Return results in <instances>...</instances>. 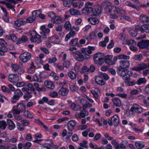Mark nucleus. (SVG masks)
Returning a JSON list of instances; mask_svg holds the SVG:
<instances>
[{
	"mask_svg": "<svg viewBox=\"0 0 149 149\" xmlns=\"http://www.w3.org/2000/svg\"><path fill=\"white\" fill-rule=\"evenodd\" d=\"M72 140L74 142H77L78 141L79 138L77 135L76 134H74L72 136Z\"/></svg>",
	"mask_w": 149,
	"mask_h": 149,
	"instance_id": "obj_58",
	"label": "nucleus"
},
{
	"mask_svg": "<svg viewBox=\"0 0 149 149\" xmlns=\"http://www.w3.org/2000/svg\"><path fill=\"white\" fill-rule=\"evenodd\" d=\"M48 15L52 19L51 22L53 23H55L56 17L55 14L53 12H50L48 13Z\"/></svg>",
	"mask_w": 149,
	"mask_h": 149,
	"instance_id": "obj_30",
	"label": "nucleus"
},
{
	"mask_svg": "<svg viewBox=\"0 0 149 149\" xmlns=\"http://www.w3.org/2000/svg\"><path fill=\"white\" fill-rule=\"evenodd\" d=\"M146 82V80L145 78H140L137 81V83L139 85L142 84H145Z\"/></svg>",
	"mask_w": 149,
	"mask_h": 149,
	"instance_id": "obj_45",
	"label": "nucleus"
},
{
	"mask_svg": "<svg viewBox=\"0 0 149 149\" xmlns=\"http://www.w3.org/2000/svg\"><path fill=\"white\" fill-rule=\"evenodd\" d=\"M148 68L147 64L143 63H140L136 67H134L132 70L136 71H139L143 70Z\"/></svg>",
	"mask_w": 149,
	"mask_h": 149,
	"instance_id": "obj_9",
	"label": "nucleus"
},
{
	"mask_svg": "<svg viewBox=\"0 0 149 149\" xmlns=\"http://www.w3.org/2000/svg\"><path fill=\"white\" fill-rule=\"evenodd\" d=\"M137 45L140 48H146L149 46V40H141L138 42Z\"/></svg>",
	"mask_w": 149,
	"mask_h": 149,
	"instance_id": "obj_10",
	"label": "nucleus"
},
{
	"mask_svg": "<svg viewBox=\"0 0 149 149\" xmlns=\"http://www.w3.org/2000/svg\"><path fill=\"white\" fill-rule=\"evenodd\" d=\"M97 32L95 31H93L90 33L89 36V38L90 39H95L97 38Z\"/></svg>",
	"mask_w": 149,
	"mask_h": 149,
	"instance_id": "obj_37",
	"label": "nucleus"
},
{
	"mask_svg": "<svg viewBox=\"0 0 149 149\" xmlns=\"http://www.w3.org/2000/svg\"><path fill=\"white\" fill-rule=\"evenodd\" d=\"M70 33L66 35L65 38V41H68L71 37H73L75 34V32L71 29Z\"/></svg>",
	"mask_w": 149,
	"mask_h": 149,
	"instance_id": "obj_21",
	"label": "nucleus"
},
{
	"mask_svg": "<svg viewBox=\"0 0 149 149\" xmlns=\"http://www.w3.org/2000/svg\"><path fill=\"white\" fill-rule=\"evenodd\" d=\"M31 57V54L29 53L24 52L20 54L19 57L23 63H26L30 60Z\"/></svg>",
	"mask_w": 149,
	"mask_h": 149,
	"instance_id": "obj_5",
	"label": "nucleus"
},
{
	"mask_svg": "<svg viewBox=\"0 0 149 149\" xmlns=\"http://www.w3.org/2000/svg\"><path fill=\"white\" fill-rule=\"evenodd\" d=\"M143 33L145 32L147 33H149V25H144Z\"/></svg>",
	"mask_w": 149,
	"mask_h": 149,
	"instance_id": "obj_61",
	"label": "nucleus"
},
{
	"mask_svg": "<svg viewBox=\"0 0 149 149\" xmlns=\"http://www.w3.org/2000/svg\"><path fill=\"white\" fill-rule=\"evenodd\" d=\"M125 5L127 6L131 7L133 8H135L136 10L138 11L139 10V7H137L135 5H133L132 3L129 1H127L125 3Z\"/></svg>",
	"mask_w": 149,
	"mask_h": 149,
	"instance_id": "obj_35",
	"label": "nucleus"
},
{
	"mask_svg": "<svg viewBox=\"0 0 149 149\" xmlns=\"http://www.w3.org/2000/svg\"><path fill=\"white\" fill-rule=\"evenodd\" d=\"M24 114L26 117L30 118H33V117L31 113L28 111H25L24 112Z\"/></svg>",
	"mask_w": 149,
	"mask_h": 149,
	"instance_id": "obj_51",
	"label": "nucleus"
},
{
	"mask_svg": "<svg viewBox=\"0 0 149 149\" xmlns=\"http://www.w3.org/2000/svg\"><path fill=\"white\" fill-rule=\"evenodd\" d=\"M33 79L34 81H37L40 82H41V78H38V75L36 74H35L33 75Z\"/></svg>",
	"mask_w": 149,
	"mask_h": 149,
	"instance_id": "obj_52",
	"label": "nucleus"
},
{
	"mask_svg": "<svg viewBox=\"0 0 149 149\" xmlns=\"http://www.w3.org/2000/svg\"><path fill=\"white\" fill-rule=\"evenodd\" d=\"M63 21V19L61 16H56V24L61 23Z\"/></svg>",
	"mask_w": 149,
	"mask_h": 149,
	"instance_id": "obj_55",
	"label": "nucleus"
},
{
	"mask_svg": "<svg viewBox=\"0 0 149 149\" xmlns=\"http://www.w3.org/2000/svg\"><path fill=\"white\" fill-rule=\"evenodd\" d=\"M113 14L110 15V17L111 18L115 19L118 18V15L124 14L125 12L123 9L115 7V9L113 10Z\"/></svg>",
	"mask_w": 149,
	"mask_h": 149,
	"instance_id": "obj_6",
	"label": "nucleus"
},
{
	"mask_svg": "<svg viewBox=\"0 0 149 149\" xmlns=\"http://www.w3.org/2000/svg\"><path fill=\"white\" fill-rule=\"evenodd\" d=\"M26 23V21H24L23 19H18L17 21L15 22V25L18 26H20L21 25L24 24Z\"/></svg>",
	"mask_w": 149,
	"mask_h": 149,
	"instance_id": "obj_25",
	"label": "nucleus"
},
{
	"mask_svg": "<svg viewBox=\"0 0 149 149\" xmlns=\"http://www.w3.org/2000/svg\"><path fill=\"white\" fill-rule=\"evenodd\" d=\"M23 95V93L19 89H17L14 93V95L13 96L12 102L13 103L16 102V101L13 100H18L20 97Z\"/></svg>",
	"mask_w": 149,
	"mask_h": 149,
	"instance_id": "obj_12",
	"label": "nucleus"
},
{
	"mask_svg": "<svg viewBox=\"0 0 149 149\" xmlns=\"http://www.w3.org/2000/svg\"><path fill=\"white\" fill-rule=\"evenodd\" d=\"M8 80L13 83H16L18 81L19 79V77L16 74H9Z\"/></svg>",
	"mask_w": 149,
	"mask_h": 149,
	"instance_id": "obj_11",
	"label": "nucleus"
},
{
	"mask_svg": "<svg viewBox=\"0 0 149 149\" xmlns=\"http://www.w3.org/2000/svg\"><path fill=\"white\" fill-rule=\"evenodd\" d=\"M76 125V122L74 120H71L67 124V127L68 129H73Z\"/></svg>",
	"mask_w": 149,
	"mask_h": 149,
	"instance_id": "obj_22",
	"label": "nucleus"
},
{
	"mask_svg": "<svg viewBox=\"0 0 149 149\" xmlns=\"http://www.w3.org/2000/svg\"><path fill=\"white\" fill-rule=\"evenodd\" d=\"M112 56L110 55H107L105 56L104 55V61L107 64L109 65H113V63L111 62Z\"/></svg>",
	"mask_w": 149,
	"mask_h": 149,
	"instance_id": "obj_18",
	"label": "nucleus"
},
{
	"mask_svg": "<svg viewBox=\"0 0 149 149\" xmlns=\"http://www.w3.org/2000/svg\"><path fill=\"white\" fill-rule=\"evenodd\" d=\"M143 27L144 25L141 26H140L138 25H136L135 27V30L136 32L140 31L142 33H143L144 29Z\"/></svg>",
	"mask_w": 149,
	"mask_h": 149,
	"instance_id": "obj_40",
	"label": "nucleus"
},
{
	"mask_svg": "<svg viewBox=\"0 0 149 149\" xmlns=\"http://www.w3.org/2000/svg\"><path fill=\"white\" fill-rule=\"evenodd\" d=\"M136 147L138 149L143 148L145 146L144 143L142 141H137L135 143Z\"/></svg>",
	"mask_w": 149,
	"mask_h": 149,
	"instance_id": "obj_24",
	"label": "nucleus"
},
{
	"mask_svg": "<svg viewBox=\"0 0 149 149\" xmlns=\"http://www.w3.org/2000/svg\"><path fill=\"white\" fill-rule=\"evenodd\" d=\"M35 19V18L33 16H30L26 19V22L27 23H31L34 22Z\"/></svg>",
	"mask_w": 149,
	"mask_h": 149,
	"instance_id": "obj_48",
	"label": "nucleus"
},
{
	"mask_svg": "<svg viewBox=\"0 0 149 149\" xmlns=\"http://www.w3.org/2000/svg\"><path fill=\"white\" fill-rule=\"evenodd\" d=\"M119 64V66L116 70L117 73L119 75L125 77L126 75H129V76L132 75V71L126 69L130 66L129 61L126 60H121L120 61Z\"/></svg>",
	"mask_w": 149,
	"mask_h": 149,
	"instance_id": "obj_2",
	"label": "nucleus"
},
{
	"mask_svg": "<svg viewBox=\"0 0 149 149\" xmlns=\"http://www.w3.org/2000/svg\"><path fill=\"white\" fill-rule=\"evenodd\" d=\"M7 46H2L0 47V55H3L4 53L7 51L8 49Z\"/></svg>",
	"mask_w": 149,
	"mask_h": 149,
	"instance_id": "obj_34",
	"label": "nucleus"
},
{
	"mask_svg": "<svg viewBox=\"0 0 149 149\" xmlns=\"http://www.w3.org/2000/svg\"><path fill=\"white\" fill-rule=\"evenodd\" d=\"M65 29L68 30H70L72 29L71 25L69 21L66 22L64 24Z\"/></svg>",
	"mask_w": 149,
	"mask_h": 149,
	"instance_id": "obj_49",
	"label": "nucleus"
},
{
	"mask_svg": "<svg viewBox=\"0 0 149 149\" xmlns=\"http://www.w3.org/2000/svg\"><path fill=\"white\" fill-rule=\"evenodd\" d=\"M128 143L125 140L123 141L120 143L118 144L116 149H126L128 147Z\"/></svg>",
	"mask_w": 149,
	"mask_h": 149,
	"instance_id": "obj_16",
	"label": "nucleus"
},
{
	"mask_svg": "<svg viewBox=\"0 0 149 149\" xmlns=\"http://www.w3.org/2000/svg\"><path fill=\"white\" fill-rule=\"evenodd\" d=\"M31 37L30 38V40L32 42H36L37 44L41 42V36L38 34L35 31H33L31 33Z\"/></svg>",
	"mask_w": 149,
	"mask_h": 149,
	"instance_id": "obj_3",
	"label": "nucleus"
},
{
	"mask_svg": "<svg viewBox=\"0 0 149 149\" xmlns=\"http://www.w3.org/2000/svg\"><path fill=\"white\" fill-rule=\"evenodd\" d=\"M1 88L3 92H6L8 93H10L11 92L8 88H6L5 86H2Z\"/></svg>",
	"mask_w": 149,
	"mask_h": 149,
	"instance_id": "obj_62",
	"label": "nucleus"
},
{
	"mask_svg": "<svg viewBox=\"0 0 149 149\" xmlns=\"http://www.w3.org/2000/svg\"><path fill=\"white\" fill-rule=\"evenodd\" d=\"M21 123L24 126H27L29 124V122L26 120H21Z\"/></svg>",
	"mask_w": 149,
	"mask_h": 149,
	"instance_id": "obj_59",
	"label": "nucleus"
},
{
	"mask_svg": "<svg viewBox=\"0 0 149 149\" xmlns=\"http://www.w3.org/2000/svg\"><path fill=\"white\" fill-rule=\"evenodd\" d=\"M45 85L48 88L53 89L55 87L54 85L51 82L46 81H45Z\"/></svg>",
	"mask_w": 149,
	"mask_h": 149,
	"instance_id": "obj_29",
	"label": "nucleus"
},
{
	"mask_svg": "<svg viewBox=\"0 0 149 149\" xmlns=\"http://www.w3.org/2000/svg\"><path fill=\"white\" fill-rule=\"evenodd\" d=\"M100 6L102 7H105L104 10L107 13H111L112 9L114 8V6H112L111 3L107 0L103 1Z\"/></svg>",
	"mask_w": 149,
	"mask_h": 149,
	"instance_id": "obj_4",
	"label": "nucleus"
},
{
	"mask_svg": "<svg viewBox=\"0 0 149 149\" xmlns=\"http://www.w3.org/2000/svg\"><path fill=\"white\" fill-rule=\"evenodd\" d=\"M104 57H102L101 58H98V59H96L94 60L95 62L97 64L99 65H102L104 62Z\"/></svg>",
	"mask_w": 149,
	"mask_h": 149,
	"instance_id": "obj_36",
	"label": "nucleus"
},
{
	"mask_svg": "<svg viewBox=\"0 0 149 149\" xmlns=\"http://www.w3.org/2000/svg\"><path fill=\"white\" fill-rule=\"evenodd\" d=\"M130 111L133 112H135L138 113H140L143 112V109L140 105L135 104H133L130 109Z\"/></svg>",
	"mask_w": 149,
	"mask_h": 149,
	"instance_id": "obj_7",
	"label": "nucleus"
},
{
	"mask_svg": "<svg viewBox=\"0 0 149 149\" xmlns=\"http://www.w3.org/2000/svg\"><path fill=\"white\" fill-rule=\"evenodd\" d=\"M7 125V124L4 121H0V128L2 130L5 129Z\"/></svg>",
	"mask_w": 149,
	"mask_h": 149,
	"instance_id": "obj_47",
	"label": "nucleus"
},
{
	"mask_svg": "<svg viewBox=\"0 0 149 149\" xmlns=\"http://www.w3.org/2000/svg\"><path fill=\"white\" fill-rule=\"evenodd\" d=\"M71 107L73 110L75 111L80 110L81 109V107L79 105H76L74 103H72L71 105Z\"/></svg>",
	"mask_w": 149,
	"mask_h": 149,
	"instance_id": "obj_31",
	"label": "nucleus"
},
{
	"mask_svg": "<svg viewBox=\"0 0 149 149\" xmlns=\"http://www.w3.org/2000/svg\"><path fill=\"white\" fill-rule=\"evenodd\" d=\"M95 48L94 47L88 46L87 48H82L81 49V52L76 51L72 52L74 58L79 61H82L84 60L87 59L90 57V54L92 53V51Z\"/></svg>",
	"mask_w": 149,
	"mask_h": 149,
	"instance_id": "obj_1",
	"label": "nucleus"
},
{
	"mask_svg": "<svg viewBox=\"0 0 149 149\" xmlns=\"http://www.w3.org/2000/svg\"><path fill=\"white\" fill-rule=\"evenodd\" d=\"M90 20L91 24L93 25L97 24L99 22V20L97 18H91Z\"/></svg>",
	"mask_w": 149,
	"mask_h": 149,
	"instance_id": "obj_43",
	"label": "nucleus"
},
{
	"mask_svg": "<svg viewBox=\"0 0 149 149\" xmlns=\"http://www.w3.org/2000/svg\"><path fill=\"white\" fill-rule=\"evenodd\" d=\"M78 38H75L72 40L70 43L69 44L72 46H76L77 47H80V44L78 43Z\"/></svg>",
	"mask_w": 149,
	"mask_h": 149,
	"instance_id": "obj_23",
	"label": "nucleus"
},
{
	"mask_svg": "<svg viewBox=\"0 0 149 149\" xmlns=\"http://www.w3.org/2000/svg\"><path fill=\"white\" fill-rule=\"evenodd\" d=\"M132 75L129 76V75H126V77L123 79L125 80V83H127V85L128 86H132L135 85L137 81L136 80H134L132 81H130V77Z\"/></svg>",
	"mask_w": 149,
	"mask_h": 149,
	"instance_id": "obj_13",
	"label": "nucleus"
},
{
	"mask_svg": "<svg viewBox=\"0 0 149 149\" xmlns=\"http://www.w3.org/2000/svg\"><path fill=\"white\" fill-rule=\"evenodd\" d=\"M40 29L42 30V32H43L47 34H48L50 31L49 29L47 28L44 25L40 27Z\"/></svg>",
	"mask_w": 149,
	"mask_h": 149,
	"instance_id": "obj_39",
	"label": "nucleus"
},
{
	"mask_svg": "<svg viewBox=\"0 0 149 149\" xmlns=\"http://www.w3.org/2000/svg\"><path fill=\"white\" fill-rule=\"evenodd\" d=\"M111 120L114 126H116L118 125L119 122V117L116 115H114L111 118Z\"/></svg>",
	"mask_w": 149,
	"mask_h": 149,
	"instance_id": "obj_19",
	"label": "nucleus"
},
{
	"mask_svg": "<svg viewBox=\"0 0 149 149\" xmlns=\"http://www.w3.org/2000/svg\"><path fill=\"white\" fill-rule=\"evenodd\" d=\"M70 13L72 15H77L79 13V11L76 9H71L69 10Z\"/></svg>",
	"mask_w": 149,
	"mask_h": 149,
	"instance_id": "obj_42",
	"label": "nucleus"
},
{
	"mask_svg": "<svg viewBox=\"0 0 149 149\" xmlns=\"http://www.w3.org/2000/svg\"><path fill=\"white\" fill-rule=\"evenodd\" d=\"M68 74L70 78L72 79H74L76 78V74L72 71H70L68 73Z\"/></svg>",
	"mask_w": 149,
	"mask_h": 149,
	"instance_id": "obj_46",
	"label": "nucleus"
},
{
	"mask_svg": "<svg viewBox=\"0 0 149 149\" xmlns=\"http://www.w3.org/2000/svg\"><path fill=\"white\" fill-rule=\"evenodd\" d=\"M100 75L102 78H104L105 80H107L109 79V76L107 74L105 73H101L100 74Z\"/></svg>",
	"mask_w": 149,
	"mask_h": 149,
	"instance_id": "obj_53",
	"label": "nucleus"
},
{
	"mask_svg": "<svg viewBox=\"0 0 149 149\" xmlns=\"http://www.w3.org/2000/svg\"><path fill=\"white\" fill-rule=\"evenodd\" d=\"M129 33L130 36L134 37H135L137 35L136 32L133 30L130 31Z\"/></svg>",
	"mask_w": 149,
	"mask_h": 149,
	"instance_id": "obj_63",
	"label": "nucleus"
},
{
	"mask_svg": "<svg viewBox=\"0 0 149 149\" xmlns=\"http://www.w3.org/2000/svg\"><path fill=\"white\" fill-rule=\"evenodd\" d=\"M104 57V55L103 54L100 52H98L95 54L94 55L93 59L94 60L96 59H97L98 58H101L102 57Z\"/></svg>",
	"mask_w": 149,
	"mask_h": 149,
	"instance_id": "obj_38",
	"label": "nucleus"
},
{
	"mask_svg": "<svg viewBox=\"0 0 149 149\" xmlns=\"http://www.w3.org/2000/svg\"><path fill=\"white\" fill-rule=\"evenodd\" d=\"M112 101L113 104L116 107H120L121 104L120 100L117 97H115L113 99Z\"/></svg>",
	"mask_w": 149,
	"mask_h": 149,
	"instance_id": "obj_20",
	"label": "nucleus"
},
{
	"mask_svg": "<svg viewBox=\"0 0 149 149\" xmlns=\"http://www.w3.org/2000/svg\"><path fill=\"white\" fill-rule=\"evenodd\" d=\"M48 99L46 97H43L42 98V100H40L39 101V104H44L43 101L45 102H47L48 101Z\"/></svg>",
	"mask_w": 149,
	"mask_h": 149,
	"instance_id": "obj_56",
	"label": "nucleus"
},
{
	"mask_svg": "<svg viewBox=\"0 0 149 149\" xmlns=\"http://www.w3.org/2000/svg\"><path fill=\"white\" fill-rule=\"evenodd\" d=\"M63 64L65 67L68 68L70 67V61H64Z\"/></svg>",
	"mask_w": 149,
	"mask_h": 149,
	"instance_id": "obj_54",
	"label": "nucleus"
},
{
	"mask_svg": "<svg viewBox=\"0 0 149 149\" xmlns=\"http://www.w3.org/2000/svg\"><path fill=\"white\" fill-rule=\"evenodd\" d=\"M95 80L96 82L99 85L103 86L105 84V81H104L102 78L101 77L100 75L95 77Z\"/></svg>",
	"mask_w": 149,
	"mask_h": 149,
	"instance_id": "obj_14",
	"label": "nucleus"
},
{
	"mask_svg": "<svg viewBox=\"0 0 149 149\" xmlns=\"http://www.w3.org/2000/svg\"><path fill=\"white\" fill-rule=\"evenodd\" d=\"M102 8L101 6H97L95 8L93 9L92 12L95 16L98 15L101 12Z\"/></svg>",
	"mask_w": 149,
	"mask_h": 149,
	"instance_id": "obj_17",
	"label": "nucleus"
},
{
	"mask_svg": "<svg viewBox=\"0 0 149 149\" xmlns=\"http://www.w3.org/2000/svg\"><path fill=\"white\" fill-rule=\"evenodd\" d=\"M35 68V66L34 65V63L32 62L29 69V71L30 73H33V71L32 70V69Z\"/></svg>",
	"mask_w": 149,
	"mask_h": 149,
	"instance_id": "obj_60",
	"label": "nucleus"
},
{
	"mask_svg": "<svg viewBox=\"0 0 149 149\" xmlns=\"http://www.w3.org/2000/svg\"><path fill=\"white\" fill-rule=\"evenodd\" d=\"M17 109H13L12 111L13 113L15 114H19L21 112L25 110V105L23 103L18 104L17 106Z\"/></svg>",
	"mask_w": 149,
	"mask_h": 149,
	"instance_id": "obj_8",
	"label": "nucleus"
},
{
	"mask_svg": "<svg viewBox=\"0 0 149 149\" xmlns=\"http://www.w3.org/2000/svg\"><path fill=\"white\" fill-rule=\"evenodd\" d=\"M140 20L144 24H149V17L144 15H141L139 17Z\"/></svg>",
	"mask_w": 149,
	"mask_h": 149,
	"instance_id": "obj_15",
	"label": "nucleus"
},
{
	"mask_svg": "<svg viewBox=\"0 0 149 149\" xmlns=\"http://www.w3.org/2000/svg\"><path fill=\"white\" fill-rule=\"evenodd\" d=\"M31 145V143L30 142H27L24 145H23V148L24 149H29Z\"/></svg>",
	"mask_w": 149,
	"mask_h": 149,
	"instance_id": "obj_57",
	"label": "nucleus"
},
{
	"mask_svg": "<svg viewBox=\"0 0 149 149\" xmlns=\"http://www.w3.org/2000/svg\"><path fill=\"white\" fill-rule=\"evenodd\" d=\"M93 8L92 7H88V8L84 7L82 10V13L84 14H86L92 12Z\"/></svg>",
	"mask_w": 149,
	"mask_h": 149,
	"instance_id": "obj_32",
	"label": "nucleus"
},
{
	"mask_svg": "<svg viewBox=\"0 0 149 149\" xmlns=\"http://www.w3.org/2000/svg\"><path fill=\"white\" fill-rule=\"evenodd\" d=\"M63 4L65 7H70L72 5V3L70 2V0L69 1L65 0L63 2Z\"/></svg>",
	"mask_w": 149,
	"mask_h": 149,
	"instance_id": "obj_50",
	"label": "nucleus"
},
{
	"mask_svg": "<svg viewBox=\"0 0 149 149\" xmlns=\"http://www.w3.org/2000/svg\"><path fill=\"white\" fill-rule=\"evenodd\" d=\"M68 92V89L66 88H62L58 91V93L64 96L67 95Z\"/></svg>",
	"mask_w": 149,
	"mask_h": 149,
	"instance_id": "obj_26",
	"label": "nucleus"
},
{
	"mask_svg": "<svg viewBox=\"0 0 149 149\" xmlns=\"http://www.w3.org/2000/svg\"><path fill=\"white\" fill-rule=\"evenodd\" d=\"M28 40V39L27 37L25 36H22L21 38H19L17 42H16L17 44H19L23 42H25Z\"/></svg>",
	"mask_w": 149,
	"mask_h": 149,
	"instance_id": "obj_28",
	"label": "nucleus"
},
{
	"mask_svg": "<svg viewBox=\"0 0 149 149\" xmlns=\"http://www.w3.org/2000/svg\"><path fill=\"white\" fill-rule=\"evenodd\" d=\"M7 123L9 126V129L10 130H13L15 128V125L13 121L10 119L7 120Z\"/></svg>",
	"mask_w": 149,
	"mask_h": 149,
	"instance_id": "obj_27",
	"label": "nucleus"
},
{
	"mask_svg": "<svg viewBox=\"0 0 149 149\" xmlns=\"http://www.w3.org/2000/svg\"><path fill=\"white\" fill-rule=\"evenodd\" d=\"M42 11L41 9L35 10L33 11L32 13V16L36 18L39 16V14L41 13Z\"/></svg>",
	"mask_w": 149,
	"mask_h": 149,
	"instance_id": "obj_33",
	"label": "nucleus"
},
{
	"mask_svg": "<svg viewBox=\"0 0 149 149\" xmlns=\"http://www.w3.org/2000/svg\"><path fill=\"white\" fill-rule=\"evenodd\" d=\"M143 58V56L141 54L139 55H135L133 57V59L135 60L141 61Z\"/></svg>",
	"mask_w": 149,
	"mask_h": 149,
	"instance_id": "obj_41",
	"label": "nucleus"
},
{
	"mask_svg": "<svg viewBox=\"0 0 149 149\" xmlns=\"http://www.w3.org/2000/svg\"><path fill=\"white\" fill-rule=\"evenodd\" d=\"M12 69L14 70V72H16L21 69V67H19L17 65L14 64H13L11 65Z\"/></svg>",
	"mask_w": 149,
	"mask_h": 149,
	"instance_id": "obj_44",
	"label": "nucleus"
},
{
	"mask_svg": "<svg viewBox=\"0 0 149 149\" xmlns=\"http://www.w3.org/2000/svg\"><path fill=\"white\" fill-rule=\"evenodd\" d=\"M27 87H28L30 90L34 92L35 91V89L33 86V85L31 83H29L27 85Z\"/></svg>",
	"mask_w": 149,
	"mask_h": 149,
	"instance_id": "obj_64",
	"label": "nucleus"
}]
</instances>
